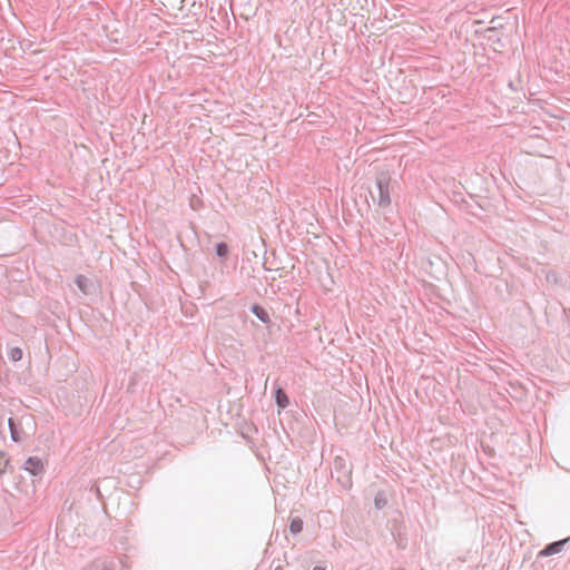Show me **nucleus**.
Masks as SVG:
<instances>
[{
  "instance_id": "12",
  "label": "nucleus",
  "mask_w": 570,
  "mask_h": 570,
  "mask_svg": "<svg viewBox=\"0 0 570 570\" xmlns=\"http://www.w3.org/2000/svg\"><path fill=\"white\" fill-rule=\"evenodd\" d=\"M216 255L218 257L225 258L228 255V245L226 243H218L215 247Z\"/></svg>"
},
{
  "instance_id": "3",
  "label": "nucleus",
  "mask_w": 570,
  "mask_h": 570,
  "mask_svg": "<svg viewBox=\"0 0 570 570\" xmlns=\"http://www.w3.org/2000/svg\"><path fill=\"white\" fill-rule=\"evenodd\" d=\"M119 560L115 557L94 559L83 570H119Z\"/></svg>"
},
{
  "instance_id": "7",
  "label": "nucleus",
  "mask_w": 570,
  "mask_h": 570,
  "mask_svg": "<svg viewBox=\"0 0 570 570\" xmlns=\"http://www.w3.org/2000/svg\"><path fill=\"white\" fill-rule=\"evenodd\" d=\"M75 283L82 294L89 295L92 293L94 284L85 275H78L75 279Z\"/></svg>"
},
{
  "instance_id": "2",
  "label": "nucleus",
  "mask_w": 570,
  "mask_h": 570,
  "mask_svg": "<svg viewBox=\"0 0 570 570\" xmlns=\"http://www.w3.org/2000/svg\"><path fill=\"white\" fill-rule=\"evenodd\" d=\"M334 472L337 474V481L343 484V487L351 485V473L352 468L347 464L346 460L342 456H336L333 462Z\"/></svg>"
},
{
  "instance_id": "4",
  "label": "nucleus",
  "mask_w": 570,
  "mask_h": 570,
  "mask_svg": "<svg viewBox=\"0 0 570 570\" xmlns=\"http://www.w3.org/2000/svg\"><path fill=\"white\" fill-rule=\"evenodd\" d=\"M23 469L35 476L42 474L45 471L43 462L38 456L28 458L23 464Z\"/></svg>"
},
{
  "instance_id": "14",
  "label": "nucleus",
  "mask_w": 570,
  "mask_h": 570,
  "mask_svg": "<svg viewBox=\"0 0 570 570\" xmlns=\"http://www.w3.org/2000/svg\"><path fill=\"white\" fill-rule=\"evenodd\" d=\"M385 503L384 500L380 499V498H375V507L377 509H381L383 507V504Z\"/></svg>"
},
{
  "instance_id": "13",
  "label": "nucleus",
  "mask_w": 570,
  "mask_h": 570,
  "mask_svg": "<svg viewBox=\"0 0 570 570\" xmlns=\"http://www.w3.org/2000/svg\"><path fill=\"white\" fill-rule=\"evenodd\" d=\"M8 355L12 362H18L22 358V350L20 347H12L10 348Z\"/></svg>"
},
{
  "instance_id": "10",
  "label": "nucleus",
  "mask_w": 570,
  "mask_h": 570,
  "mask_svg": "<svg viewBox=\"0 0 570 570\" xmlns=\"http://www.w3.org/2000/svg\"><path fill=\"white\" fill-rule=\"evenodd\" d=\"M7 471L13 472V468L10 465V459L8 454L3 451H0V475L4 474Z\"/></svg>"
},
{
  "instance_id": "15",
  "label": "nucleus",
  "mask_w": 570,
  "mask_h": 570,
  "mask_svg": "<svg viewBox=\"0 0 570 570\" xmlns=\"http://www.w3.org/2000/svg\"><path fill=\"white\" fill-rule=\"evenodd\" d=\"M313 570H326V569H325V568H323V567L316 566V567H314V569H313Z\"/></svg>"
},
{
  "instance_id": "16",
  "label": "nucleus",
  "mask_w": 570,
  "mask_h": 570,
  "mask_svg": "<svg viewBox=\"0 0 570 570\" xmlns=\"http://www.w3.org/2000/svg\"><path fill=\"white\" fill-rule=\"evenodd\" d=\"M275 570H282L281 567H277Z\"/></svg>"
},
{
  "instance_id": "5",
  "label": "nucleus",
  "mask_w": 570,
  "mask_h": 570,
  "mask_svg": "<svg viewBox=\"0 0 570 570\" xmlns=\"http://www.w3.org/2000/svg\"><path fill=\"white\" fill-rule=\"evenodd\" d=\"M570 541V537L563 540L554 541L547 544L540 552L539 557H549L562 551L563 547Z\"/></svg>"
},
{
  "instance_id": "9",
  "label": "nucleus",
  "mask_w": 570,
  "mask_h": 570,
  "mask_svg": "<svg viewBox=\"0 0 570 570\" xmlns=\"http://www.w3.org/2000/svg\"><path fill=\"white\" fill-rule=\"evenodd\" d=\"M275 402L278 407L286 409L289 405V399L283 389L275 391Z\"/></svg>"
},
{
  "instance_id": "8",
  "label": "nucleus",
  "mask_w": 570,
  "mask_h": 570,
  "mask_svg": "<svg viewBox=\"0 0 570 570\" xmlns=\"http://www.w3.org/2000/svg\"><path fill=\"white\" fill-rule=\"evenodd\" d=\"M250 311L253 312V314L259 320L262 321L263 323L265 324H268L271 322V317H269V314L267 313V311L262 307L261 305L258 304H254L252 307H250Z\"/></svg>"
},
{
  "instance_id": "1",
  "label": "nucleus",
  "mask_w": 570,
  "mask_h": 570,
  "mask_svg": "<svg viewBox=\"0 0 570 570\" xmlns=\"http://www.w3.org/2000/svg\"><path fill=\"white\" fill-rule=\"evenodd\" d=\"M375 185L377 189V199L372 195L373 202L380 207L386 208L391 205V176L381 171L376 175Z\"/></svg>"
},
{
  "instance_id": "11",
  "label": "nucleus",
  "mask_w": 570,
  "mask_h": 570,
  "mask_svg": "<svg viewBox=\"0 0 570 570\" xmlns=\"http://www.w3.org/2000/svg\"><path fill=\"white\" fill-rule=\"evenodd\" d=\"M303 520L299 517H295L291 519L289 523V532L294 535L301 533L303 531Z\"/></svg>"
},
{
  "instance_id": "6",
  "label": "nucleus",
  "mask_w": 570,
  "mask_h": 570,
  "mask_svg": "<svg viewBox=\"0 0 570 570\" xmlns=\"http://www.w3.org/2000/svg\"><path fill=\"white\" fill-rule=\"evenodd\" d=\"M11 440L13 442H21L27 438L26 432L21 428V424L14 419L10 417L8 421Z\"/></svg>"
}]
</instances>
